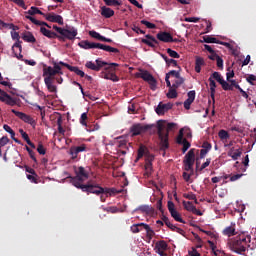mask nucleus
<instances>
[{"label":"nucleus","instance_id":"obj_2","mask_svg":"<svg viewBox=\"0 0 256 256\" xmlns=\"http://www.w3.org/2000/svg\"><path fill=\"white\" fill-rule=\"evenodd\" d=\"M74 187L77 189H81L82 192L94 195H103L105 193V189L99 186L98 184H83V182H71Z\"/></svg>","mask_w":256,"mask_h":256},{"label":"nucleus","instance_id":"obj_20","mask_svg":"<svg viewBox=\"0 0 256 256\" xmlns=\"http://www.w3.org/2000/svg\"><path fill=\"white\" fill-rule=\"evenodd\" d=\"M100 77L103 78L104 80H110L115 83L118 82V77L115 74V70H105L101 72Z\"/></svg>","mask_w":256,"mask_h":256},{"label":"nucleus","instance_id":"obj_54","mask_svg":"<svg viewBox=\"0 0 256 256\" xmlns=\"http://www.w3.org/2000/svg\"><path fill=\"white\" fill-rule=\"evenodd\" d=\"M140 24H142L145 27H147V29H156V24H153V23H151L149 21H146V20L140 21Z\"/></svg>","mask_w":256,"mask_h":256},{"label":"nucleus","instance_id":"obj_9","mask_svg":"<svg viewBox=\"0 0 256 256\" xmlns=\"http://www.w3.org/2000/svg\"><path fill=\"white\" fill-rule=\"evenodd\" d=\"M136 77L141 78L145 82L149 83L150 90L152 91L156 90V85H157L156 79L148 71L146 70L140 71L139 73L136 74Z\"/></svg>","mask_w":256,"mask_h":256},{"label":"nucleus","instance_id":"obj_32","mask_svg":"<svg viewBox=\"0 0 256 256\" xmlns=\"http://www.w3.org/2000/svg\"><path fill=\"white\" fill-rule=\"evenodd\" d=\"M22 39L26 43H35L36 39L35 36L30 31H26V33L23 34Z\"/></svg>","mask_w":256,"mask_h":256},{"label":"nucleus","instance_id":"obj_7","mask_svg":"<svg viewBox=\"0 0 256 256\" xmlns=\"http://www.w3.org/2000/svg\"><path fill=\"white\" fill-rule=\"evenodd\" d=\"M154 127L153 124H134L132 127H130V133L132 134V137H137L140 135L146 134L148 131H150Z\"/></svg>","mask_w":256,"mask_h":256},{"label":"nucleus","instance_id":"obj_15","mask_svg":"<svg viewBox=\"0 0 256 256\" xmlns=\"http://www.w3.org/2000/svg\"><path fill=\"white\" fill-rule=\"evenodd\" d=\"M43 17H45V20L50 23H57L60 26L64 25V18L61 15L55 13H47L43 14Z\"/></svg>","mask_w":256,"mask_h":256},{"label":"nucleus","instance_id":"obj_44","mask_svg":"<svg viewBox=\"0 0 256 256\" xmlns=\"http://www.w3.org/2000/svg\"><path fill=\"white\" fill-rule=\"evenodd\" d=\"M210 79L217 81V83L226 82V81L222 78V76H221V74H220L219 72H214V73H212V76L210 77Z\"/></svg>","mask_w":256,"mask_h":256},{"label":"nucleus","instance_id":"obj_26","mask_svg":"<svg viewBox=\"0 0 256 256\" xmlns=\"http://www.w3.org/2000/svg\"><path fill=\"white\" fill-rule=\"evenodd\" d=\"M188 99L185 100L183 103V107L186 110H190V106L192 105L193 101H195V91H189L187 93Z\"/></svg>","mask_w":256,"mask_h":256},{"label":"nucleus","instance_id":"obj_39","mask_svg":"<svg viewBox=\"0 0 256 256\" xmlns=\"http://www.w3.org/2000/svg\"><path fill=\"white\" fill-rule=\"evenodd\" d=\"M26 14L30 15V16H35V15H47L45 13H43L42 11H40V9H38L37 7H31L30 10H28V12H26Z\"/></svg>","mask_w":256,"mask_h":256},{"label":"nucleus","instance_id":"obj_28","mask_svg":"<svg viewBox=\"0 0 256 256\" xmlns=\"http://www.w3.org/2000/svg\"><path fill=\"white\" fill-rule=\"evenodd\" d=\"M134 212L145 213V215H152V213H154V208L151 206L142 205L135 208Z\"/></svg>","mask_w":256,"mask_h":256},{"label":"nucleus","instance_id":"obj_35","mask_svg":"<svg viewBox=\"0 0 256 256\" xmlns=\"http://www.w3.org/2000/svg\"><path fill=\"white\" fill-rule=\"evenodd\" d=\"M205 65V62L203 61L202 57H197L195 59V72L200 73L202 70V66Z\"/></svg>","mask_w":256,"mask_h":256},{"label":"nucleus","instance_id":"obj_17","mask_svg":"<svg viewBox=\"0 0 256 256\" xmlns=\"http://www.w3.org/2000/svg\"><path fill=\"white\" fill-rule=\"evenodd\" d=\"M176 144L183 145V148L181 149V152L183 154L187 153L188 149H190L191 144L188 142L187 139L183 138V129H180V134H178V137L176 138Z\"/></svg>","mask_w":256,"mask_h":256},{"label":"nucleus","instance_id":"obj_60","mask_svg":"<svg viewBox=\"0 0 256 256\" xmlns=\"http://www.w3.org/2000/svg\"><path fill=\"white\" fill-rule=\"evenodd\" d=\"M25 148H26V151L28 152V154L30 155L31 160L35 161V163H36L35 152L33 150H31V148L28 146H25Z\"/></svg>","mask_w":256,"mask_h":256},{"label":"nucleus","instance_id":"obj_34","mask_svg":"<svg viewBox=\"0 0 256 256\" xmlns=\"http://www.w3.org/2000/svg\"><path fill=\"white\" fill-rule=\"evenodd\" d=\"M209 86H210V98L212 101H215V81L212 78H208Z\"/></svg>","mask_w":256,"mask_h":256},{"label":"nucleus","instance_id":"obj_25","mask_svg":"<svg viewBox=\"0 0 256 256\" xmlns=\"http://www.w3.org/2000/svg\"><path fill=\"white\" fill-rule=\"evenodd\" d=\"M171 108H173L172 104L159 103V105H157V107H156V114L164 115V113L168 112Z\"/></svg>","mask_w":256,"mask_h":256},{"label":"nucleus","instance_id":"obj_14","mask_svg":"<svg viewBox=\"0 0 256 256\" xmlns=\"http://www.w3.org/2000/svg\"><path fill=\"white\" fill-rule=\"evenodd\" d=\"M168 212L171 217H173L174 221L185 224V221L181 218V214L175 209V203L171 201H168Z\"/></svg>","mask_w":256,"mask_h":256},{"label":"nucleus","instance_id":"obj_63","mask_svg":"<svg viewBox=\"0 0 256 256\" xmlns=\"http://www.w3.org/2000/svg\"><path fill=\"white\" fill-rule=\"evenodd\" d=\"M36 151H38L40 155H45L46 153V149L43 147L42 143L38 144Z\"/></svg>","mask_w":256,"mask_h":256},{"label":"nucleus","instance_id":"obj_18","mask_svg":"<svg viewBox=\"0 0 256 256\" xmlns=\"http://www.w3.org/2000/svg\"><path fill=\"white\" fill-rule=\"evenodd\" d=\"M62 74H63L62 71L53 70L52 67L47 66V64H43V77L50 78L51 80H53V77H55L56 75H62Z\"/></svg>","mask_w":256,"mask_h":256},{"label":"nucleus","instance_id":"obj_33","mask_svg":"<svg viewBox=\"0 0 256 256\" xmlns=\"http://www.w3.org/2000/svg\"><path fill=\"white\" fill-rule=\"evenodd\" d=\"M123 190H117L115 188H108V187H104V195H110V196H115L118 195L120 193H122Z\"/></svg>","mask_w":256,"mask_h":256},{"label":"nucleus","instance_id":"obj_56","mask_svg":"<svg viewBox=\"0 0 256 256\" xmlns=\"http://www.w3.org/2000/svg\"><path fill=\"white\" fill-rule=\"evenodd\" d=\"M183 197H185V199H188V200H193L195 201V204H198L197 196L193 193L183 194Z\"/></svg>","mask_w":256,"mask_h":256},{"label":"nucleus","instance_id":"obj_13","mask_svg":"<svg viewBox=\"0 0 256 256\" xmlns=\"http://www.w3.org/2000/svg\"><path fill=\"white\" fill-rule=\"evenodd\" d=\"M11 113L16 115V117L21 119V121H23L24 123H27L28 125H31V127H35L36 126L35 119H33L30 115L25 114L23 112H19V111L15 110V109H12Z\"/></svg>","mask_w":256,"mask_h":256},{"label":"nucleus","instance_id":"obj_11","mask_svg":"<svg viewBox=\"0 0 256 256\" xmlns=\"http://www.w3.org/2000/svg\"><path fill=\"white\" fill-rule=\"evenodd\" d=\"M51 29L55 30L58 35H63L64 37H67L65 34L70 36H77V28L75 27H69L66 26V28L59 27L57 25H53Z\"/></svg>","mask_w":256,"mask_h":256},{"label":"nucleus","instance_id":"obj_22","mask_svg":"<svg viewBox=\"0 0 256 256\" xmlns=\"http://www.w3.org/2000/svg\"><path fill=\"white\" fill-rule=\"evenodd\" d=\"M168 249V244L165 241H157L154 251H156L159 256H166L165 251Z\"/></svg>","mask_w":256,"mask_h":256},{"label":"nucleus","instance_id":"obj_61","mask_svg":"<svg viewBox=\"0 0 256 256\" xmlns=\"http://www.w3.org/2000/svg\"><path fill=\"white\" fill-rule=\"evenodd\" d=\"M89 36L95 38L96 40L97 39H100V38H105V36H101L98 32L96 31H89Z\"/></svg>","mask_w":256,"mask_h":256},{"label":"nucleus","instance_id":"obj_62","mask_svg":"<svg viewBox=\"0 0 256 256\" xmlns=\"http://www.w3.org/2000/svg\"><path fill=\"white\" fill-rule=\"evenodd\" d=\"M175 126H176L175 123L166 124V132H168V140H169V132L173 131V129H175Z\"/></svg>","mask_w":256,"mask_h":256},{"label":"nucleus","instance_id":"obj_48","mask_svg":"<svg viewBox=\"0 0 256 256\" xmlns=\"http://www.w3.org/2000/svg\"><path fill=\"white\" fill-rule=\"evenodd\" d=\"M8 143H9V138H7V136H2V138H0V157H2L1 148L5 147Z\"/></svg>","mask_w":256,"mask_h":256},{"label":"nucleus","instance_id":"obj_49","mask_svg":"<svg viewBox=\"0 0 256 256\" xmlns=\"http://www.w3.org/2000/svg\"><path fill=\"white\" fill-rule=\"evenodd\" d=\"M145 233L149 240H151L152 237L156 235V233H154V230H152L150 226H145Z\"/></svg>","mask_w":256,"mask_h":256},{"label":"nucleus","instance_id":"obj_3","mask_svg":"<svg viewBox=\"0 0 256 256\" xmlns=\"http://www.w3.org/2000/svg\"><path fill=\"white\" fill-rule=\"evenodd\" d=\"M79 47H81V49H84V50L99 49V50L106 51L108 53H115V54L120 53V50H118L117 48H113L111 46H107L101 43H91L88 40L79 42Z\"/></svg>","mask_w":256,"mask_h":256},{"label":"nucleus","instance_id":"obj_45","mask_svg":"<svg viewBox=\"0 0 256 256\" xmlns=\"http://www.w3.org/2000/svg\"><path fill=\"white\" fill-rule=\"evenodd\" d=\"M152 173V163L151 160L145 162V175L150 176Z\"/></svg>","mask_w":256,"mask_h":256},{"label":"nucleus","instance_id":"obj_38","mask_svg":"<svg viewBox=\"0 0 256 256\" xmlns=\"http://www.w3.org/2000/svg\"><path fill=\"white\" fill-rule=\"evenodd\" d=\"M161 219H162V222H164V224H165L169 229H171V231L180 229L179 227H177V226H175L174 224H172V223L169 221V218H168V217L162 216Z\"/></svg>","mask_w":256,"mask_h":256},{"label":"nucleus","instance_id":"obj_53","mask_svg":"<svg viewBox=\"0 0 256 256\" xmlns=\"http://www.w3.org/2000/svg\"><path fill=\"white\" fill-rule=\"evenodd\" d=\"M220 86L222 87V90L224 91H233V86L230 85L227 82H219Z\"/></svg>","mask_w":256,"mask_h":256},{"label":"nucleus","instance_id":"obj_59","mask_svg":"<svg viewBox=\"0 0 256 256\" xmlns=\"http://www.w3.org/2000/svg\"><path fill=\"white\" fill-rule=\"evenodd\" d=\"M211 149L212 145L209 142L205 141L202 143V151H210Z\"/></svg>","mask_w":256,"mask_h":256},{"label":"nucleus","instance_id":"obj_21","mask_svg":"<svg viewBox=\"0 0 256 256\" xmlns=\"http://www.w3.org/2000/svg\"><path fill=\"white\" fill-rule=\"evenodd\" d=\"M0 102L6 103V105L11 107H14L17 104L16 99L7 94V92L0 94Z\"/></svg>","mask_w":256,"mask_h":256},{"label":"nucleus","instance_id":"obj_27","mask_svg":"<svg viewBox=\"0 0 256 256\" xmlns=\"http://www.w3.org/2000/svg\"><path fill=\"white\" fill-rule=\"evenodd\" d=\"M100 14L105 19H110L111 17H113L115 15V11H113L110 7L103 6V7H101Z\"/></svg>","mask_w":256,"mask_h":256},{"label":"nucleus","instance_id":"obj_40","mask_svg":"<svg viewBox=\"0 0 256 256\" xmlns=\"http://www.w3.org/2000/svg\"><path fill=\"white\" fill-rule=\"evenodd\" d=\"M235 232H236V230H235L233 227L229 226V227H226V228L222 231V234H223L224 236H227V237H232V236L236 235Z\"/></svg>","mask_w":256,"mask_h":256},{"label":"nucleus","instance_id":"obj_31","mask_svg":"<svg viewBox=\"0 0 256 256\" xmlns=\"http://www.w3.org/2000/svg\"><path fill=\"white\" fill-rule=\"evenodd\" d=\"M4 131H6L9 135H11L12 141L16 142L18 145H22L21 141L18 138H15V133L14 130L9 126V125H4L3 126Z\"/></svg>","mask_w":256,"mask_h":256},{"label":"nucleus","instance_id":"obj_47","mask_svg":"<svg viewBox=\"0 0 256 256\" xmlns=\"http://www.w3.org/2000/svg\"><path fill=\"white\" fill-rule=\"evenodd\" d=\"M166 97L169 99H175L178 97V93L176 92V88H169L168 94H166Z\"/></svg>","mask_w":256,"mask_h":256},{"label":"nucleus","instance_id":"obj_1","mask_svg":"<svg viewBox=\"0 0 256 256\" xmlns=\"http://www.w3.org/2000/svg\"><path fill=\"white\" fill-rule=\"evenodd\" d=\"M157 137L159 138V151L166 152L169 149L168 132H164L166 129V121H157Z\"/></svg>","mask_w":256,"mask_h":256},{"label":"nucleus","instance_id":"obj_37","mask_svg":"<svg viewBox=\"0 0 256 256\" xmlns=\"http://www.w3.org/2000/svg\"><path fill=\"white\" fill-rule=\"evenodd\" d=\"M208 245L210 246V249H212V253L214 256H224V252H222L221 250H216L214 242L208 241Z\"/></svg>","mask_w":256,"mask_h":256},{"label":"nucleus","instance_id":"obj_51","mask_svg":"<svg viewBox=\"0 0 256 256\" xmlns=\"http://www.w3.org/2000/svg\"><path fill=\"white\" fill-rule=\"evenodd\" d=\"M166 53H168L169 57L173 59H180V54H178V52H176L175 50H171V48H168L166 50Z\"/></svg>","mask_w":256,"mask_h":256},{"label":"nucleus","instance_id":"obj_8","mask_svg":"<svg viewBox=\"0 0 256 256\" xmlns=\"http://www.w3.org/2000/svg\"><path fill=\"white\" fill-rule=\"evenodd\" d=\"M12 40H16V43L12 45V53L14 54V57L18 59H22L23 55H21L22 47L21 44L23 43L21 40H19V33L13 32L11 33Z\"/></svg>","mask_w":256,"mask_h":256},{"label":"nucleus","instance_id":"obj_55","mask_svg":"<svg viewBox=\"0 0 256 256\" xmlns=\"http://www.w3.org/2000/svg\"><path fill=\"white\" fill-rule=\"evenodd\" d=\"M183 207H185L186 211L197 209L192 202L183 201Z\"/></svg>","mask_w":256,"mask_h":256},{"label":"nucleus","instance_id":"obj_42","mask_svg":"<svg viewBox=\"0 0 256 256\" xmlns=\"http://www.w3.org/2000/svg\"><path fill=\"white\" fill-rule=\"evenodd\" d=\"M137 152V159H141L142 157H144V153H149V149H147V147L144 145H140L139 150Z\"/></svg>","mask_w":256,"mask_h":256},{"label":"nucleus","instance_id":"obj_23","mask_svg":"<svg viewBox=\"0 0 256 256\" xmlns=\"http://www.w3.org/2000/svg\"><path fill=\"white\" fill-rule=\"evenodd\" d=\"M156 39L162 43H171V41H173V36L166 31H160L156 34Z\"/></svg>","mask_w":256,"mask_h":256},{"label":"nucleus","instance_id":"obj_5","mask_svg":"<svg viewBox=\"0 0 256 256\" xmlns=\"http://www.w3.org/2000/svg\"><path fill=\"white\" fill-rule=\"evenodd\" d=\"M250 236H245V234H241L234 241H232V251L234 253L242 254L245 253L246 247L248 246V243H250Z\"/></svg>","mask_w":256,"mask_h":256},{"label":"nucleus","instance_id":"obj_36","mask_svg":"<svg viewBox=\"0 0 256 256\" xmlns=\"http://www.w3.org/2000/svg\"><path fill=\"white\" fill-rule=\"evenodd\" d=\"M104 5L108 7H118L122 6V1L120 0H103Z\"/></svg>","mask_w":256,"mask_h":256},{"label":"nucleus","instance_id":"obj_19","mask_svg":"<svg viewBox=\"0 0 256 256\" xmlns=\"http://www.w3.org/2000/svg\"><path fill=\"white\" fill-rule=\"evenodd\" d=\"M58 64L62 65L63 67H65L67 70H69L72 73H76L77 76L83 78L86 74L83 72V70H79V67L76 66H71L68 63L65 62H58Z\"/></svg>","mask_w":256,"mask_h":256},{"label":"nucleus","instance_id":"obj_12","mask_svg":"<svg viewBox=\"0 0 256 256\" xmlns=\"http://www.w3.org/2000/svg\"><path fill=\"white\" fill-rule=\"evenodd\" d=\"M89 174L83 167H79L77 170L76 177H70V183H83L88 180Z\"/></svg>","mask_w":256,"mask_h":256},{"label":"nucleus","instance_id":"obj_46","mask_svg":"<svg viewBox=\"0 0 256 256\" xmlns=\"http://www.w3.org/2000/svg\"><path fill=\"white\" fill-rule=\"evenodd\" d=\"M12 29V30H18V27L14 26L13 24H7L4 21L0 20V29Z\"/></svg>","mask_w":256,"mask_h":256},{"label":"nucleus","instance_id":"obj_6","mask_svg":"<svg viewBox=\"0 0 256 256\" xmlns=\"http://www.w3.org/2000/svg\"><path fill=\"white\" fill-rule=\"evenodd\" d=\"M40 33L41 35L45 36L48 39H58V41H62V42H65L66 40L72 41L77 37V36H71L70 34H65V36L63 34H57L53 31L48 30L45 27L40 28Z\"/></svg>","mask_w":256,"mask_h":256},{"label":"nucleus","instance_id":"obj_43","mask_svg":"<svg viewBox=\"0 0 256 256\" xmlns=\"http://www.w3.org/2000/svg\"><path fill=\"white\" fill-rule=\"evenodd\" d=\"M218 136H219L220 141H226L227 139L230 138L229 133L224 129L219 130Z\"/></svg>","mask_w":256,"mask_h":256},{"label":"nucleus","instance_id":"obj_24","mask_svg":"<svg viewBox=\"0 0 256 256\" xmlns=\"http://www.w3.org/2000/svg\"><path fill=\"white\" fill-rule=\"evenodd\" d=\"M141 42L149 46L150 48H156L159 44L156 38L154 36H151L150 34L145 35V39L143 38Z\"/></svg>","mask_w":256,"mask_h":256},{"label":"nucleus","instance_id":"obj_30","mask_svg":"<svg viewBox=\"0 0 256 256\" xmlns=\"http://www.w3.org/2000/svg\"><path fill=\"white\" fill-rule=\"evenodd\" d=\"M46 89L50 91V93H56L57 92V86L53 85V80L49 77H45L44 79Z\"/></svg>","mask_w":256,"mask_h":256},{"label":"nucleus","instance_id":"obj_41","mask_svg":"<svg viewBox=\"0 0 256 256\" xmlns=\"http://www.w3.org/2000/svg\"><path fill=\"white\" fill-rule=\"evenodd\" d=\"M203 43L207 44H217L220 43L221 41L217 40V38L211 37V36H203Z\"/></svg>","mask_w":256,"mask_h":256},{"label":"nucleus","instance_id":"obj_64","mask_svg":"<svg viewBox=\"0 0 256 256\" xmlns=\"http://www.w3.org/2000/svg\"><path fill=\"white\" fill-rule=\"evenodd\" d=\"M246 81L250 84V85H255L253 82L256 81V76L251 74L246 78Z\"/></svg>","mask_w":256,"mask_h":256},{"label":"nucleus","instance_id":"obj_58","mask_svg":"<svg viewBox=\"0 0 256 256\" xmlns=\"http://www.w3.org/2000/svg\"><path fill=\"white\" fill-rule=\"evenodd\" d=\"M88 120V114L87 113H82L81 114V119H80V123H81V125L82 126H84V127H87V121Z\"/></svg>","mask_w":256,"mask_h":256},{"label":"nucleus","instance_id":"obj_29","mask_svg":"<svg viewBox=\"0 0 256 256\" xmlns=\"http://www.w3.org/2000/svg\"><path fill=\"white\" fill-rule=\"evenodd\" d=\"M146 226H149V225L146 223L134 224L130 226V231H132V233L134 234L141 233L142 230H146Z\"/></svg>","mask_w":256,"mask_h":256},{"label":"nucleus","instance_id":"obj_50","mask_svg":"<svg viewBox=\"0 0 256 256\" xmlns=\"http://www.w3.org/2000/svg\"><path fill=\"white\" fill-rule=\"evenodd\" d=\"M169 77H174L175 79H181L180 72L171 70L166 74V78L169 79Z\"/></svg>","mask_w":256,"mask_h":256},{"label":"nucleus","instance_id":"obj_57","mask_svg":"<svg viewBox=\"0 0 256 256\" xmlns=\"http://www.w3.org/2000/svg\"><path fill=\"white\" fill-rule=\"evenodd\" d=\"M227 156L231 157L232 160L237 161L239 157H241V152H229L227 153Z\"/></svg>","mask_w":256,"mask_h":256},{"label":"nucleus","instance_id":"obj_52","mask_svg":"<svg viewBox=\"0 0 256 256\" xmlns=\"http://www.w3.org/2000/svg\"><path fill=\"white\" fill-rule=\"evenodd\" d=\"M183 83H185L184 78H176V80H174V83H173V88L178 89L179 87H181V85H183Z\"/></svg>","mask_w":256,"mask_h":256},{"label":"nucleus","instance_id":"obj_10","mask_svg":"<svg viewBox=\"0 0 256 256\" xmlns=\"http://www.w3.org/2000/svg\"><path fill=\"white\" fill-rule=\"evenodd\" d=\"M195 151V149H190L188 153H186L185 160H183L186 172L193 171V164L195 163Z\"/></svg>","mask_w":256,"mask_h":256},{"label":"nucleus","instance_id":"obj_16","mask_svg":"<svg viewBox=\"0 0 256 256\" xmlns=\"http://www.w3.org/2000/svg\"><path fill=\"white\" fill-rule=\"evenodd\" d=\"M89 148L86 144H81L79 146H72L69 149L70 156L72 159H77V155L82 152H88Z\"/></svg>","mask_w":256,"mask_h":256},{"label":"nucleus","instance_id":"obj_4","mask_svg":"<svg viewBox=\"0 0 256 256\" xmlns=\"http://www.w3.org/2000/svg\"><path fill=\"white\" fill-rule=\"evenodd\" d=\"M85 67L91 71L99 72L103 67L104 71H114L115 67H118L117 63H108L101 61V59H96V64L93 61H88L85 64Z\"/></svg>","mask_w":256,"mask_h":256}]
</instances>
